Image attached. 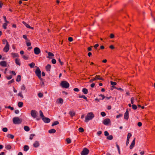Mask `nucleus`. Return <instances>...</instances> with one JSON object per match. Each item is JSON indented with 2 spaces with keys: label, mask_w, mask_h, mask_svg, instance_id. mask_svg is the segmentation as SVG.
I'll use <instances>...</instances> for the list:
<instances>
[{
  "label": "nucleus",
  "mask_w": 155,
  "mask_h": 155,
  "mask_svg": "<svg viewBox=\"0 0 155 155\" xmlns=\"http://www.w3.org/2000/svg\"><path fill=\"white\" fill-rule=\"evenodd\" d=\"M124 117L125 119L127 120L129 118V113L127 110L124 114Z\"/></svg>",
  "instance_id": "ddd939ff"
},
{
  "label": "nucleus",
  "mask_w": 155,
  "mask_h": 155,
  "mask_svg": "<svg viewBox=\"0 0 155 155\" xmlns=\"http://www.w3.org/2000/svg\"><path fill=\"white\" fill-rule=\"evenodd\" d=\"M2 130L4 132H6L8 131V129L6 127H4L2 129Z\"/></svg>",
  "instance_id": "864d4df0"
},
{
  "label": "nucleus",
  "mask_w": 155,
  "mask_h": 155,
  "mask_svg": "<svg viewBox=\"0 0 155 155\" xmlns=\"http://www.w3.org/2000/svg\"><path fill=\"white\" fill-rule=\"evenodd\" d=\"M23 38L24 39H25L26 40L29 41V40H28V38H27V36L26 35H23Z\"/></svg>",
  "instance_id": "de8ad7c7"
},
{
  "label": "nucleus",
  "mask_w": 155,
  "mask_h": 155,
  "mask_svg": "<svg viewBox=\"0 0 155 155\" xmlns=\"http://www.w3.org/2000/svg\"><path fill=\"white\" fill-rule=\"evenodd\" d=\"M99 75H96L94 79H95V81H97L99 80Z\"/></svg>",
  "instance_id": "0e129e2a"
},
{
  "label": "nucleus",
  "mask_w": 155,
  "mask_h": 155,
  "mask_svg": "<svg viewBox=\"0 0 155 155\" xmlns=\"http://www.w3.org/2000/svg\"><path fill=\"white\" fill-rule=\"evenodd\" d=\"M7 25V24L6 23H4L3 25V28L4 29H6L7 28L6 26Z\"/></svg>",
  "instance_id": "79ce46f5"
},
{
  "label": "nucleus",
  "mask_w": 155,
  "mask_h": 155,
  "mask_svg": "<svg viewBox=\"0 0 155 155\" xmlns=\"http://www.w3.org/2000/svg\"><path fill=\"white\" fill-rule=\"evenodd\" d=\"M134 97H132L131 98V104H133L134 103Z\"/></svg>",
  "instance_id": "13d9d810"
},
{
  "label": "nucleus",
  "mask_w": 155,
  "mask_h": 155,
  "mask_svg": "<svg viewBox=\"0 0 155 155\" xmlns=\"http://www.w3.org/2000/svg\"><path fill=\"white\" fill-rule=\"evenodd\" d=\"M110 122V120L108 118L105 119L103 122V123L105 125H107Z\"/></svg>",
  "instance_id": "1a4fd4ad"
},
{
  "label": "nucleus",
  "mask_w": 155,
  "mask_h": 155,
  "mask_svg": "<svg viewBox=\"0 0 155 155\" xmlns=\"http://www.w3.org/2000/svg\"><path fill=\"white\" fill-rule=\"evenodd\" d=\"M21 80V76L20 75H18L17 76V78L16 79V81L17 82H19Z\"/></svg>",
  "instance_id": "bb28decb"
},
{
  "label": "nucleus",
  "mask_w": 155,
  "mask_h": 155,
  "mask_svg": "<svg viewBox=\"0 0 155 155\" xmlns=\"http://www.w3.org/2000/svg\"><path fill=\"white\" fill-rule=\"evenodd\" d=\"M34 53L37 55L39 54L41 52L40 49L38 47H35L34 49Z\"/></svg>",
  "instance_id": "0eeeda50"
},
{
  "label": "nucleus",
  "mask_w": 155,
  "mask_h": 155,
  "mask_svg": "<svg viewBox=\"0 0 155 155\" xmlns=\"http://www.w3.org/2000/svg\"><path fill=\"white\" fill-rule=\"evenodd\" d=\"M82 91L84 94H87L88 93L87 89L85 88L83 89Z\"/></svg>",
  "instance_id": "aec40b11"
},
{
  "label": "nucleus",
  "mask_w": 155,
  "mask_h": 155,
  "mask_svg": "<svg viewBox=\"0 0 155 155\" xmlns=\"http://www.w3.org/2000/svg\"><path fill=\"white\" fill-rule=\"evenodd\" d=\"M38 96L39 97L41 98V97H43V94H42V93H39L38 94Z\"/></svg>",
  "instance_id": "a18cd8bd"
},
{
  "label": "nucleus",
  "mask_w": 155,
  "mask_h": 155,
  "mask_svg": "<svg viewBox=\"0 0 155 155\" xmlns=\"http://www.w3.org/2000/svg\"><path fill=\"white\" fill-rule=\"evenodd\" d=\"M58 61L60 63V64H61V65H63V62H62L61 61V60L60 59V58H59L58 59Z\"/></svg>",
  "instance_id": "774afa93"
},
{
  "label": "nucleus",
  "mask_w": 155,
  "mask_h": 155,
  "mask_svg": "<svg viewBox=\"0 0 155 155\" xmlns=\"http://www.w3.org/2000/svg\"><path fill=\"white\" fill-rule=\"evenodd\" d=\"M39 114L40 116L42 118V119L45 117L41 110H40L39 111Z\"/></svg>",
  "instance_id": "c756f323"
},
{
  "label": "nucleus",
  "mask_w": 155,
  "mask_h": 155,
  "mask_svg": "<svg viewBox=\"0 0 155 155\" xmlns=\"http://www.w3.org/2000/svg\"><path fill=\"white\" fill-rule=\"evenodd\" d=\"M5 148L6 149L9 150L12 148V147L10 145H7L5 146Z\"/></svg>",
  "instance_id": "c85d7f7f"
},
{
  "label": "nucleus",
  "mask_w": 155,
  "mask_h": 155,
  "mask_svg": "<svg viewBox=\"0 0 155 155\" xmlns=\"http://www.w3.org/2000/svg\"><path fill=\"white\" fill-rule=\"evenodd\" d=\"M43 121L45 123H49L50 121V120L49 118L48 117H45L42 118Z\"/></svg>",
  "instance_id": "9d476101"
},
{
  "label": "nucleus",
  "mask_w": 155,
  "mask_h": 155,
  "mask_svg": "<svg viewBox=\"0 0 155 155\" xmlns=\"http://www.w3.org/2000/svg\"><path fill=\"white\" fill-rule=\"evenodd\" d=\"M39 143L38 141H35L34 143H33V145L34 147H37L39 146Z\"/></svg>",
  "instance_id": "2eb2a0df"
},
{
  "label": "nucleus",
  "mask_w": 155,
  "mask_h": 155,
  "mask_svg": "<svg viewBox=\"0 0 155 155\" xmlns=\"http://www.w3.org/2000/svg\"><path fill=\"white\" fill-rule=\"evenodd\" d=\"M78 131L79 132L82 133L84 131V130L82 127H80L78 129Z\"/></svg>",
  "instance_id": "58836bf2"
},
{
  "label": "nucleus",
  "mask_w": 155,
  "mask_h": 155,
  "mask_svg": "<svg viewBox=\"0 0 155 155\" xmlns=\"http://www.w3.org/2000/svg\"><path fill=\"white\" fill-rule=\"evenodd\" d=\"M131 136H132V135H131V134L130 133H129L127 135V139H128L129 140L130 137Z\"/></svg>",
  "instance_id": "3c124183"
},
{
  "label": "nucleus",
  "mask_w": 155,
  "mask_h": 155,
  "mask_svg": "<svg viewBox=\"0 0 155 155\" xmlns=\"http://www.w3.org/2000/svg\"><path fill=\"white\" fill-rule=\"evenodd\" d=\"M29 148V147L28 145H25L24 147V150L26 151L28 150Z\"/></svg>",
  "instance_id": "5701e85b"
},
{
  "label": "nucleus",
  "mask_w": 155,
  "mask_h": 155,
  "mask_svg": "<svg viewBox=\"0 0 155 155\" xmlns=\"http://www.w3.org/2000/svg\"><path fill=\"white\" fill-rule=\"evenodd\" d=\"M63 102V99L62 98H59L58 99V103H59L62 104Z\"/></svg>",
  "instance_id": "72a5a7b5"
},
{
  "label": "nucleus",
  "mask_w": 155,
  "mask_h": 155,
  "mask_svg": "<svg viewBox=\"0 0 155 155\" xmlns=\"http://www.w3.org/2000/svg\"><path fill=\"white\" fill-rule=\"evenodd\" d=\"M69 114L71 117H73L75 115V113L73 111H70Z\"/></svg>",
  "instance_id": "6ab92c4d"
},
{
  "label": "nucleus",
  "mask_w": 155,
  "mask_h": 155,
  "mask_svg": "<svg viewBox=\"0 0 155 155\" xmlns=\"http://www.w3.org/2000/svg\"><path fill=\"white\" fill-rule=\"evenodd\" d=\"M22 23L23 24L25 25L27 28H28L30 29H33L34 28L33 27H31L28 24H27L25 22L23 21L22 22Z\"/></svg>",
  "instance_id": "4468645a"
},
{
  "label": "nucleus",
  "mask_w": 155,
  "mask_h": 155,
  "mask_svg": "<svg viewBox=\"0 0 155 155\" xmlns=\"http://www.w3.org/2000/svg\"><path fill=\"white\" fill-rule=\"evenodd\" d=\"M48 55L49 56L53 57L54 56V55L51 52H48Z\"/></svg>",
  "instance_id": "ea45409f"
},
{
  "label": "nucleus",
  "mask_w": 155,
  "mask_h": 155,
  "mask_svg": "<svg viewBox=\"0 0 155 155\" xmlns=\"http://www.w3.org/2000/svg\"><path fill=\"white\" fill-rule=\"evenodd\" d=\"M7 137L9 138H10L12 139H13L14 138V136L13 135L11 134H8L7 135Z\"/></svg>",
  "instance_id": "393cba45"
},
{
  "label": "nucleus",
  "mask_w": 155,
  "mask_h": 155,
  "mask_svg": "<svg viewBox=\"0 0 155 155\" xmlns=\"http://www.w3.org/2000/svg\"><path fill=\"white\" fill-rule=\"evenodd\" d=\"M101 115L103 117H104L106 115V113L104 112H101Z\"/></svg>",
  "instance_id": "4d7b16f0"
},
{
  "label": "nucleus",
  "mask_w": 155,
  "mask_h": 155,
  "mask_svg": "<svg viewBox=\"0 0 155 155\" xmlns=\"http://www.w3.org/2000/svg\"><path fill=\"white\" fill-rule=\"evenodd\" d=\"M59 124V122L58 121H55L52 124V126H53L54 125L58 124Z\"/></svg>",
  "instance_id": "2f4dec72"
},
{
  "label": "nucleus",
  "mask_w": 155,
  "mask_h": 155,
  "mask_svg": "<svg viewBox=\"0 0 155 155\" xmlns=\"http://www.w3.org/2000/svg\"><path fill=\"white\" fill-rule=\"evenodd\" d=\"M18 96L19 97H20L21 98H23V96L22 94V92L20 91L17 94Z\"/></svg>",
  "instance_id": "b1692460"
},
{
  "label": "nucleus",
  "mask_w": 155,
  "mask_h": 155,
  "mask_svg": "<svg viewBox=\"0 0 155 155\" xmlns=\"http://www.w3.org/2000/svg\"><path fill=\"white\" fill-rule=\"evenodd\" d=\"M5 108H8V109H10L12 110H14V108L13 107H11L10 106H9L7 107L6 106H5Z\"/></svg>",
  "instance_id": "8fccbe9b"
},
{
  "label": "nucleus",
  "mask_w": 155,
  "mask_h": 155,
  "mask_svg": "<svg viewBox=\"0 0 155 155\" xmlns=\"http://www.w3.org/2000/svg\"><path fill=\"white\" fill-rule=\"evenodd\" d=\"M111 84L112 85V86H114L116 85L117 84V83L115 82H113L112 81H111L110 82Z\"/></svg>",
  "instance_id": "a19ab883"
},
{
  "label": "nucleus",
  "mask_w": 155,
  "mask_h": 155,
  "mask_svg": "<svg viewBox=\"0 0 155 155\" xmlns=\"http://www.w3.org/2000/svg\"><path fill=\"white\" fill-rule=\"evenodd\" d=\"M56 131L55 129H52L48 131V132L50 134H53L55 133Z\"/></svg>",
  "instance_id": "412c9836"
},
{
  "label": "nucleus",
  "mask_w": 155,
  "mask_h": 155,
  "mask_svg": "<svg viewBox=\"0 0 155 155\" xmlns=\"http://www.w3.org/2000/svg\"><path fill=\"white\" fill-rule=\"evenodd\" d=\"M11 54L13 58H15L19 56L18 54L17 53H12Z\"/></svg>",
  "instance_id": "f3484780"
},
{
  "label": "nucleus",
  "mask_w": 155,
  "mask_h": 155,
  "mask_svg": "<svg viewBox=\"0 0 155 155\" xmlns=\"http://www.w3.org/2000/svg\"><path fill=\"white\" fill-rule=\"evenodd\" d=\"M22 58L23 59L25 60H27L28 58V56H26L25 55H23Z\"/></svg>",
  "instance_id": "37998d69"
},
{
  "label": "nucleus",
  "mask_w": 155,
  "mask_h": 155,
  "mask_svg": "<svg viewBox=\"0 0 155 155\" xmlns=\"http://www.w3.org/2000/svg\"><path fill=\"white\" fill-rule=\"evenodd\" d=\"M23 105V103L22 102H19L18 103V106L20 107H22Z\"/></svg>",
  "instance_id": "473e14b6"
},
{
  "label": "nucleus",
  "mask_w": 155,
  "mask_h": 155,
  "mask_svg": "<svg viewBox=\"0 0 155 155\" xmlns=\"http://www.w3.org/2000/svg\"><path fill=\"white\" fill-rule=\"evenodd\" d=\"M15 61L16 64L19 66L21 65V63L20 62V60L19 59L17 58L15 59Z\"/></svg>",
  "instance_id": "a211bd4d"
},
{
  "label": "nucleus",
  "mask_w": 155,
  "mask_h": 155,
  "mask_svg": "<svg viewBox=\"0 0 155 155\" xmlns=\"http://www.w3.org/2000/svg\"><path fill=\"white\" fill-rule=\"evenodd\" d=\"M9 49V44H6V45L5 46V47L3 48V51L5 52H8Z\"/></svg>",
  "instance_id": "6e6552de"
},
{
  "label": "nucleus",
  "mask_w": 155,
  "mask_h": 155,
  "mask_svg": "<svg viewBox=\"0 0 155 155\" xmlns=\"http://www.w3.org/2000/svg\"><path fill=\"white\" fill-rule=\"evenodd\" d=\"M51 68V65L50 64H48L45 67L46 70L47 71H50Z\"/></svg>",
  "instance_id": "dca6fc26"
},
{
  "label": "nucleus",
  "mask_w": 155,
  "mask_h": 155,
  "mask_svg": "<svg viewBox=\"0 0 155 155\" xmlns=\"http://www.w3.org/2000/svg\"><path fill=\"white\" fill-rule=\"evenodd\" d=\"M24 130L26 131H28L30 130L29 127L28 126H25L24 127Z\"/></svg>",
  "instance_id": "a878e982"
},
{
  "label": "nucleus",
  "mask_w": 155,
  "mask_h": 155,
  "mask_svg": "<svg viewBox=\"0 0 155 155\" xmlns=\"http://www.w3.org/2000/svg\"><path fill=\"white\" fill-rule=\"evenodd\" d=\"M114 35L113 34H110V38H114Z\"/></svg>",
  "instance_id": "e2e57ef3"
},
{
  "label": "nucleus",
  "mask_w": 155,
  "mask_h": 155,
  "mask_svg": "<svg viewBox=\"0 0 155 155\" xmlns=\"http://www.w3.org/2000/svg\"><path fill=\"white\" fill-rule=\"evenodd\" d=\"M89 150L86 148H84L81 153V155H87L89 153Z\"/></svg>",
  "instance_id": "423d86ee"
},
{
  "label": "nucleus",
  "mask_w": 155,
  "mask_h": 155,
  "mask_svg": "<svg viewBox=\"0 0 155 155\" xmlns=\"http://www.w3.org/2000/svg\"><path fill=\"white\" fill-rule=\"evenodd\" d=\"M107 139L109 140H112L113 139V137L112 135H110L107 136Z\"/></svg>",
  "instance_id": "7c9ffc66"
},
{
  "label": "nucleus",
  "mask_w": 155,
  "mask_h": 155,
  "mask_svg": "<svg viewBox=\"0 0 155 155\" xmlns=\"http://www.w3.org/2000/svg\"><path fill=\"white\" fill-rule=\"evenodd\" d=\"M26 89L25 87L24 84H23L21 87V89L22 90L24 91Z\"/></svg>",
  "instance_id": "49530a36"
},
{
  "label": "nucleus",
  "mask_w": 155,
  "mask_h": 155,
  "mask_svg": "<svg viewBox=\"0 0 155 155\" xmlns=\"http://www.w3.org/2000/svg\"><path fill=\"white\" fill-rule=\"evenodd\" d=\"M35 136V134H31L30 136L29 139L31 140H32L34 137Z\"/></svg>",
  "instance_id": "f704fd0d"
},
{
  "label": "nucleus",
  "mask_w": 155,
  "mask_h": 155,
  "mask_svg": "<svg viewBox=\"0 0 155 155\" xmlns=\"http://www.w3.org/2000/svg\"><path fill=\"white\" fill-rule=\"evenodd\" d=\"M122 116V114H119L118 115H117L116 116V118H119L120 117H121Z\"/></svg>",
  "instance_id": "052dcab7"
},
{
  "label": "nucleus",
  "mask_w": 155,
  "mask_h": 155,
  "mask_svg": "<svg viewBox=\"0 0 155 155\" xmlns=\"http://www.w3.org/2000/svg\"><path fill=\"white\" fill-rule=\"evenodd\" d=\"M104 134L105 136H107L109 134L107 131H105L104 132Z\"/></svg>",
  "instance_id": "6e6d98bb"
},
{
  "label": "nucleus",
  "mask_w": 155,
  "mask_h": 155,
  "mask_svg": "<svg viewBox=\"0 0 155 155\" xmlns=\"http://www.w3.org/2000/svg\"><path fill=\"white\" fill-rule=\"evenodd\" d=\"M7 62L5 61H2L0 62V65L2 67H6L7 66Z\"/></svg>",
  "instance_id": "f8f14e48"
},
{
  "label": "nucleus",
  "mask_w": 155,
  "mask_h": 155,
  "mask_svg": "<svg viewBox=\"0 0 155 155\" xmlns=\"http://www.w3.org/2000/svg\"><path fill=\"white\" fill-rule=\"evenodd\" d=\"M94 117V115L93 113L91 112L88 113L85 117V121L87 122L89 120H91Z\"/></svg>",
  "instance_id": "f257e3e1"
},
{
  "label": "nucleus",
  "mask_w": 155,
  "mask_h": 155,
  "mask_svg": "<svg viewBox=\"0 0 155 155\" xmlns=\"http://www.w3.org/2000/svg\"><path fill=\"white\" fill-rule=\"evenodd\" d=\"M99 96L102 97V100H103L105 98V96L104 95L102 94H100V95H99Z\"/></svg>",
  "instance_id": "69168bd1"
},
{
  "label": "nucleus",
  "mask_w": 155,
  "mask_h": 155,
  "mask_svg": "<svg viewBox=\"0 0 155 155\" xmlns=\"http://www.w3.org/2000/svg\"><path fill=\"white\" fill-rule=\"evenodd\" d=\"M26 44L27 46L28 47H29V46H30L31 45V43L30 42H26Z\"/></svg>",
  "instance_id": "bf43d9fd"
},
{
  "label": "nucleus",
  "mask_w": 155,
  "mask_h": 155,
  "mask_svg": "<svg viewBox=\"0 0 155 155\" xmlns=\"http://www.w3.org/2000/svg\"><path fill=\"white\" fill-rule=\"evenodd\" d=\"M6 78L8 80H10L12 78V75H10L8 76H7Z\"/></svg>",
  "instance_id": "338daca9"
},
{
  "label": "nucleus",
  "mask_w": 155,
  "mask_h": 155,
  "mask_svg": "<svg viewBox=\"0 0 155 155\" xmlns=\"http://www.w3.org/2000/svg\"><path fill=\"white\" fill-rule=\"evenodd\" d=\"M112 87H114V88H115L116 89H117V90H120V91H124L123 89H122L121 88L116 87H115L114 86H112Z\"/></svg>",
  "instance_id": "4c0bfd02"
},
{
  "label": "nucleus",
  "mask_w": 155,
  "mask_h": 155,
  "mask_svg": "<svg viewBox=\"0 0 155 155\" xmlns=\"http://www.w3.org/2000/svg\"><path fill=\"white\" fill-rule=\"evenodd\" d=\"M61 85L62 87L66 88H68L69 86V84L67 81H61Z\"/></svg>",
  "instance_id": "7ed1b4c3"
},
{
  "label": "nucleus",
  "mask_w": 155,
  "mask_h": 155,
  "mask_svg": "<svg viewBox=\"0 0 155 155\" xmlns=\"http://www.w3.org/2000/svg\"><path fill=\"white\" fill-rule=\"evenodd\" d=\"M38 114V113L36 110H31V115L33 118H36Z\"/></svg>",
  "instance_id": "39448f33"
},
{
  "label": "nucleus",
  "mask_w": 155,
  "mask_h": 155,
  "mask_svg": "<svg viewBox=\"0 0 155 155\" xmlns=\"http://www.w3.org/2000/svg\"><path fill=\"white\" fill-rule=\"evenodd\" d=\"M13 122L14 124H19L21 123V120L18 117H15L13 118Z\"/></svg>",
  "instance_id": "20e7f679"
},
{
  "label": "nucleus",
  "mask_w": 155,
  "mask_h": 155,
  "mask_svg": "<svg viewBox=\"0 0 155 155\" xmlns=\"http://www.w3.org/2000/svg\"><path fill=\"white\" fill-rule=\"evenodd\" d=\"M66 141L68 144L70 143L71 142V140L69 138H68L66 139Z\"/></svg>",
  "instance_id": "e433bc0d"
},
{
  "label": "nucleus",
  "mask_w": 155,
  "mask_h": 155,
  "mask_svg": "<svg viewBox=\"0 0 155 155\" xmlns=\"http://www.w3.org/2000/svg\"><path fill=\"white\" fill-rule=\"evenodd\" d=\"M68 41H69L71 42V41H73V39L72 37H69L68 38Z\"/></svg>",
  "instance_id": "680f3d73"
},
{
  "label": "nucleus",
  "mask_w": 155,
  "mask_h": 155,
  "mask_svg": "<svg viewBox=\"0 0 155 155\" xmlns=\"http://www.w3.org/2000/svg\"><path fill=\"white\" fill-rule=\"evenodd\" d=\"M2 42L3 44H5V43H6V44H8V43L7 41V40L6 39H4L2 40Z\"/></svg>",
  "instance_id": "c03bdc74"
},
{
  "label": "nucleus",
  "mask_w": 155,
  "mask_h": 155,
  "mask_svg": "<svg viewBox=\"0 0 155 155\" xmlns=\"http://www.w3.org/2000/svg\"><path fill=\"white\" fill-rule=\"evenodd\" d=\"M14 80L13 79H12L10 81H8V84H12V83H13V82H14Z\"/></svg>",
  "instance_id": "603ef678"
},
{
  "label": "nucleus",
  "mask_w": 155,
  "mask_h": 155,
  "mask_svg": "<svg viewBox=\"0 0 155 155\" xmlns=\"http://www.w3.org/2000/svg\"><path fill=\"white\" fill-rule=\"evenodd\" d=\"M132 108L134 110H135L137 109V106L135 104H133L132 105Z\"/></svg>",
  "instance_id": "c9c22d12"
},
{
  "label": "nucleus",
  "mask_w": 155,
  "mask_h": 155,
  "mask_svg": "<svg viewBox=\"0 0 155 155\" xmlns=\"http://www.w3.org/2000/svg\"><path fill=\"white\" fill-rule=\"evenodd\" d=\"M3 17V18H4V20H5V23H9V21H8L7 20L6 17L5 16H4Z\"/></svg>",
  "instance_id": "09e8293b"
},
{
  "label": "nucleus",
  "mask_w": 155,
  "mask_h": 155,
  "mask_svg": "<svg viewBox=\"0 0 155 155\" xmlns=\"http://www.w3.org/2000/svg\"><path fill=\"white\" fill-rule=\"evenodd\" d=\"M28 65L31 68H32L34 67L35 65V63L34 62H32L31 63L29 64Z\"/></svg>",
  "instance_id": "cd10ccee"
},
{
  "label": "nucleus",
  "mask_w": 155,
  "mask_h": 155,
  "mask_svg": "<svg viewBox=\"0 0 155 155\" xmlns=\"http://www.w3.org/2000/svg\"><path fill=\"white\" fill-rule=\"evenodd\" d=\"M135 138H134L132 142L131 145L130 147V149H132L134 147L135 144Z\"/></svg>",
  "instance_id": "9b49d317"
},
{
  "label": "nucleus",
  "mask_w": 155,
  "mask_h": 155,
  "mask_svg": "<svg viewBox=\"0 0 155 155\" xmlns=\"http://www.w3.org/2000/svg\"><path fill=\"white\" fill-rule=\"evenodd\" d=\"M51 62L52 64H56V61L55 59H52L51 60Z\"/></svg>",
  "instance_id": "5fc2aeb1"
},
{
  "label": "nucleus",
  "mask_w": 155,
  "mask_h": 155,
  "mask_svg": "<svg viewBox=\"0 0 155 155\" xmlns=\"http://www.w3.org/2000/svg\"><path fill=\"white\" fill-rule=\"evenodd\" d=\"M79 97L80 98H83L86 101H88V100L87 99V97L85 95H80L79 96Z\"/></svg>",
  "instance_id": "4be33fe9"
},
{
  "label": "nucleus",
  "mask_w": 155,
  "mask_h": 155,
  "mask_svg": "<svg viewBox=\"0 0 155 155\" xmlns=\"http://www.w3.org/2000/svg\"><path fill=\"white\" fill-rule=\"evenodd\" d=\"M35 73L36 75L38 77V78L41 80L42 81L43 79L41 77V71L38 67L36 70Z\"/></svg>",
  "instance_id": "f03ea898"
}]
</instances>
